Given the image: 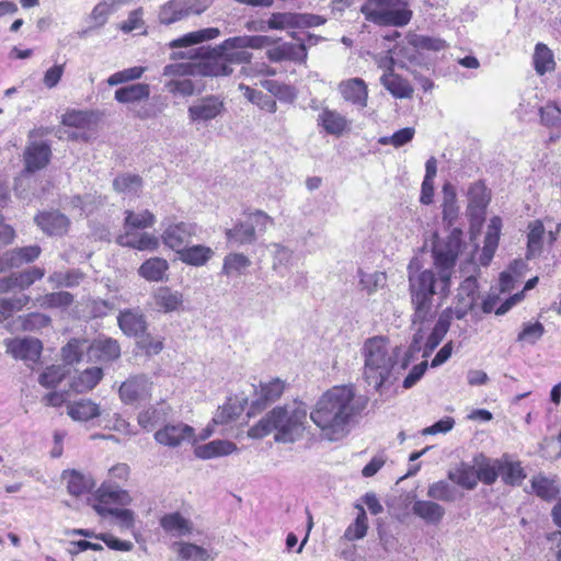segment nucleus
<instances>
[{
    "instance_id": "nucleus-1",
    "label": "nucleus",
    "mask_w": 561,
    "mask_h": 561,
    "mask_svg": "<svg viewBox=\"0 0 561 561\" xmlns=\"http://www.w3.org/2000/svg\"><path fill=\"white\" fill-rule=\"evenodd\" d=\"M462 230L454 229L445 240L433 244V270H420V261L411 260L408 265L409 294L413 313L411 322L427 323L436 314L437 299L446 297L450 289V279L462 244Z\"/></svg>"
},
{
    "instance_id": "nucleus-2",
    "label": "nucleus",
    "mask_w": 561,
    "mask_h": 561,
    "mask_svg": "<svg viewBox=\"0 0 561 561\" xmlns=\"http://www.w3.org/2000/svg\"><path fill=\"white\" fill-rule=\"evenodd\" d=\"M402 345L390 346L387 336L367 339L362 347L363 378L377 392L389 389L408 367L403 365Z\"/></svg>"
},
{
    "instance_id": "nucleus-3",
    "label": "nucleus",
    "mask_w": 561,
    "mask_h": 561,
    "mask_svg": "<svg viewBox=\"0 0 561 561\" xmlns=\"http://www.w3.org/2000/svg\"><path fill=\"white\" fill-rule=\"evenodd\" d=\"M362 408L355 402L353 386H335L318 400L310 419L330 440L343 437Z\"/></svg>"
},
{
    "instance_id": "nucleus-4",
    "label": "nucleus",
    "mask_w": 561,
    "mask_h": 561,
    "mask_svg": "<svg viewBox=\"0 0 561 561\" xmlns=\"http://www.w3.org/2000/svg\"><path fill=\"white\" fill-rule=\"evenodd\" d=\"M306 420L307 408L302 402L276 407L250 428L249 435L262 438L276 431L275 442L294 443L302 436Z\"/></svg>"
},
{
    "instance_id": "nucleus-5",
    "label": "nucleus",
    "mask_w": 561,
    "mask_h": 561,
    "mask_svg": "<svg viewBox=\"0 0 561 561\" xmlns=\"http://www.w3.org/2000/svg\"><path fill=\"white\" fill-rule=\"evenodd\" d=\"M117 325L127 337L135 339L138 347L147 355L159 354L162 351L163 343L149 332L147 316L139 307L121 310Z\"/></svg>"
},
{
    "instance_id": "nucleus-6",
    "label": "nucleus",
    "mask_w": 561,
    "mask_h": 561,
    "mask_svg": "<svg viewBox=\"0 0 561 561\" xmlns=\"http://www.w3.org/2000/svg\"><path fill=\"white\" fill-rule=\"evenodd\" d=\"M360 12L368 22L394 27L408 25L413 15L405 0H366Z\"/></svg>"
},
{
    "instance_id": "nucleus-7",
    "label": "nucleus",
    "mask_w": 561,
    "mask_h": 561,
    "mask_svg": "<svg viewBox=\"0 0 561 561\" xmlns=\"http://www.w3.org/2000/svg\"><path fill=\"white\" fill-rule=\"evenodd\" d=\"M245 220H238L231 228L225 230L227 243L231 247H242L254 244L267 227L274 224V220L263 210L245 213Z\"/></svg>"
},
{
    "instance_id": "nucleus-8",
    "label": "nucleus",
    "mask_w": 561,
    "mask_h": 561,
    "mask_svg": "<svg viewBox=\"0 0 561 561\" xmlns=\"http://www.w3.org/2000/svg\"><path fill=\"white\" fill-rule=\"evenodd\" d=\"M211 46L191 48L183 53H173L172 59L188 58L201 59L198 73L205 77H228L233 72L232 67L225 60L222 54H215Z\"/></svg>"
},
{
    "instance_id": "nucleus-9",
    "label": "nucleus",
    "mask_w": 561,
    "mask_h": 561,
    "mask_svg": "<svg viewBox=\"0 0 561 561\" xmlns=\"http://www.w3.org/2000/svg\"><path fill=\"white\" fill-rule=\"evenodd\" d=\"M214 0H169L158 12V20L163 25H171L192 15H201Z\"/></svg>"
},
{
    "instance_id": "nucleus-10",
    "label": "nucleus",
    "mask_w": 561,
    "mask_h": 561,
    "mask_svg": "<svg viewBox=\"0 0 561 561\" xmlns=\"http://www.w3.org/2000/svg\"><path fill=\"white\" fill-rule=\"evenodd\" d=\"M152 382L146 375H134L125 380L118 390L125 404H134L151 397Z\"/></svg>"
},
{
    "instance_id": "nucleus-11",
    "label": "nucleus",
    "mask_w": 561,
    "mask_h": 561,
    "mask_svg": "<svg viewBox=\"0 0 561 561\" xmlns=\"http://www.w3.org/2000/svg\"><path fill=\"white\" fill-rule=\"evenodd\" d=\"M284 389L285 383L279 378L272 379L268 382H260L259 389L254 392L248 415H254L278 400Z\"/></svg>"
},
{
    "instance_id": "nucleus-12",
    "label": "nucleus",
    "mask_w": 561,
    "mask_h": 561,
    "mask_svg": "<svg viewBox=\"0 0 561 561\" xmlns=\"http://www.w3.org/2000/svg\"><path fill=\"white\" fill-rule=\"evenodd\" d=\"M224 111V102L216 95H208L192 104L187 113L192 123H207L220 116Z\"/></svg>"
},
{
    "instance_id": "nucleus-13",
    "label": "nucleus",
    "mask_w": 561,
    "mask_h": 561,
    "mask_svg": "<svg viewBox=\"0 0 561 561\" xmlns=\"http://www.w3.org/2000/svg\"><path fill=\"white\" fill-rule=\"evenodd\" d=\"M154 439L163 446L174 448L183 442L194 439V428L183 422L168 423L154 433Z\"/></svg>"
},
{
    "instance_id": "nucleus-14",
    "label": "nucleus",
    "mask_w": 561,
    "mask_h": 561,
    "mask_svg": "<svg viewBox=\"0 0 561 561\" xmlns=\"http://www.w3.org/2000/svg\"><path fill=\"white\" fill-rule=\"evenodd\" d=\"M51 158L50 146L45 141L30 142L23 153L25 173H35L48 165Z\"/></svg>"
},
{
    "instance_id": "nucleus-15",
    "label": "nucleus",
    "mask_w": 561,
    "mask_h": 561,
    "mask_svg": "<svg viewBox=\"0 0 561 561\" xmlns=\"http://www.w3.org/2000/svg\"><path fill=\"white\" fill-rule=\"evenodd\" d=\"M121 353L118 341L107 336L93 340L87 347L89 359L101 363H112L121 357Z\"/></svg>"
},
{
    "instance_id": "nucleus-16",
    "label": "nucleus",
    "mask_w": 561,
    "mask_h": 561,
    "mask_svg": "<svg viewBox=\"0 0 561 561\" xmlns=\"http://www.w3.org/2000/svg\"><path fill=\"white\" fill-rule=\"evenodd\" d=\"M195 233V224L181 221L167 227L162 233V239L167 247L178 253V250L185 248Z\"/></svg>"
},
{
    "instance_id": "nucleus-17",
    "label": "nucleus",
    "mask_w": 561,
    "mask_h": 561,
    "mask_svg": "<svg viewBox=\"0 0 561 561\" xmlns=\"http://www.w3.org/2000/svg\"><path fill=\"white\" fill-rule=\"evenodd\" d=\"M467 196L469 199L467 207L468 216L471 219H481L491 201L490 191L484 182L481 180L473 182L468 188Z\"/></svg>"
},
{
    "instance_id": "nucleus-18",
    "label": "nucleus",
    "mask_w": 561,
    "mask_h": 561,
    "mask_svg": "<svg viewBox=\"0 0 561 561\" xmlns=\"http://www.w3.org/2000/svg\"><path fill=\"white\" fill-rule=\"evenodd\" d=\"M34 221L48 236H62L70 225L69 218L59 210L39 213Z\"/></svg>"
},
{
    "instance_id": "nucleus-19",
    "label": "nucleus",
    "mask_w": 561,
    "mask_h": 561,
    "mask_svg": "<svg viewBox=\"0 0 561 561\" xmlns=\"http://www.w3.org/2000/svg\"><path fill=\"white\" fill-rule=\"evenodd\" d=\"M307 55V48L304 41L298 44L283 43L266 51V56L272 62H280L284 60L305 62Z\"/></svg>"
},
{
    "instance_id": "nucleus-20",
    "label": "nucleus",
    "mask_w": 561,
    "mask_h": 561,
    "mask_svg": "<svg viewBox=\"0 0 561 561\" xmlns=\"http://www.w3.org/2000/svg\"><path fill=\"white\" fill-rule=\"evenodd\" d=\"M94 503L92 505H103L111 507L112 504L127 506L133 499L128 491L119 489L111 483H103L95 492Z\"/></svg>"
},
{
    "instance_id": "nucleus-21",
    "label": "nucleus",
    "mask_w": 561,
    "mask_h": 561,
    "mask_svg": "<svg viewBox=\"0 0 561 561\" xmlns=\"http://www.w3.org/2000/svg\"><path fill=\"white\" fill-rule=\"evenodd\" d=\"M7 347L14 358L28 362H36L43 350L42 342L35 337L12 340L8 343Z\"/></svg>"
},
{
    "instance_id": "nucleus-22",
    "label": "nucleus",
    "mask_w": 561,
    "mask_h": 561,
    "mask_svg": "<svg viewBox=\"0 0 561 561\" xmlns=\"http://www.w3.org/2000/svg\"><path fill=\"white\" fill-rule=\"evenodd\" d=\"M443 203H442V215L444 225L453 231L457 229L454 225L457 222L459 217V206L457 204L456 188L450 182L444 183L442 187ZM451 232H449L450 234Z\"/></svg>"
},
{
    "instance_id": "nucleus-23",
    "label": "nucleus",
    "mask_w": 561,
    "mask_h": 561,
    "mask_svg": "<svg viewBox=\"0 0 561 561\" xmlns=\"http://www.w3.org/2000/svg\"><path fill=\"white\" fill-rule=\"evenodd\" d=\"M344 100L365 107L367 105L368 91L365 81L360 78H353L343 81L339 85Z\"/></svg>"
},
{
    "instance_id": "nucleus-24",
    "label": "nucleus",
    "mask_w": 561,
    "mask_h": 561,
    "mask_svg": "<svg viewBox=\"0 0 561 561\" xmlns=\"http://www.w3.org/2000/svg\"><path fill=\"white\" fill-rule=\"evenodd\" d=\"M159 523L161 528L172 537L187 536L193 531L192 522L183 517L179 512L164 514Z\"/></svg>"
},
{
    "instance_id": "nucleus-25",
    "label": "nucleus",
    "mask_w": 561,
    "mask_h": 561,
    "mask_svg": "<svg viewBox=\"0 0 561 561\" xmlns=\"http://www.w3.org/2000/svg\"><path fill=\"white\" fill-rule=\"evenodd\" d=\"M236 450L237 445L233 442L215 439L195 447L194 454L199 459H211L231 455Z\"/></svg>"
},
{
    "instance_id": "nucleus-26",
    "label": "nucleus",
    "mask_w": 561,
    "mask_h": 561,
    "mask_svg": "<svg viewBox=\"0 0 561 561\" xmlns=\"http://www.w3.org/2000/svg\"><path fill=\"white\" fill-rule=\"evenodd\" d=\"M499 477L506 485L518 486L526 479L527 474L519 461L510 460L508 455H504L500 459Z\"/></svg>"
},
{
    "instance_id": "nucleus-27",
    "label": "nucleus",
    "mask_w": 561,
    "mask_h": 561,
    "mask_svg": "<svg viewBox=\"0 0 561 561\" xmlns=\"http://www.w3.org/2000/svg\"><path fill=\"white\" fill-rule=\"evenodd\" d=\"M382 87L397 99H410L413 88L409 81L396 72H385L380 78Z\"/></svg>"
},
{
    "instance_id": "nucleus-28",
    "label": "nucleus",
    "mask_w": 561,
    "mask_h": 561,
    "mask_svg": "<svg viewBox=\"0 0 561 561\" xmlns=\"http://www.w3.org/2000/svg\"><path fill=\"white\" fill-rule=\"evenodd\" d=\"M412 513L426 524L437 525L445 515V508L434 501L416 500L412 505Z\"/></svg>"
},
{
    "instance_id": "nucleus-29",
    "label": "nucleus",
    "mask_w": 561,
    "mask_h": 561,
    "mask_svg": "<svg viewBox=\"0 0 561 561\" xmlns=\"http://www.w3.org/2000/svg\"><path fill=\"white\" fill-rule=\"evenodd\" d=\"M213 256V249L204 244L186 245L182 250H178L179 260L191 266H203Z\"/></svg>"
},
{
    "instance_id": "nucleus-30",
    "label": "nucleus",
    "mask_w": 561,
    "mask_h": 561,
    "mask_svg": "<svg viewBox=\"0 0 561 561\" xmlns=\"http://www.w3.org/2000/svg\"><path fill=\"white\" fill-rule=\"evenodd\" d=\"M280 41L278 37L267 35H242L229 37L226 39V46L232 48H253L260 49L263 47L272 46Z\"/></svg>"
},
{
    "instance_id": "nucleus-31",
    "label": "nucleus",
    "mask_w": 561,
    "mask_h": 561,
    "mask_svg": "<svg viewBox=\"0 0 561 561\" xmlns=\"http://www.w3.org/2000/svg\"><path fill=\"white\" fill-rule=\"evenodd\" d=\"M318 125L329 135L339 137L348 128V121L339 112L324 108L318 116Z\"/></svg>"
},
{
    "instance_id": "nucleus-32",
    "label": "nucleus",
    "mask_w": 561,
    "mask_h": 561,
    "mask_svg": "<svg viewBox=\"0 0 561 561\" xmlns=\"http://www.w3.org/2000/svg\"><path fill=\"white\" fill-rule=\"evenodd\" d=\"M450 327V316L442 313L436 321L434 328L428 334L423 347V357L427 358L432 352L440 344Z\"/></svg>"
},
{
    "instance_id": "nucleus-33",
    "label": "nucleus",
    "mask_w": 561,
    "mask_h": 561,
    "mask_svg": "<svg viewBox=\"0 0 561 561\" xmlns=\"http://www.w3.org/2000/svg\"><path fill=\"white\" fill-rule=\"evenodd\" d=\"M67 412L73 421L80 422H88L101 414L99 404L90 399H81L69 403Z\"/></svg>"
},
{
    "instance_id": "nucleus-34",
    "label": "nucleus",
    "mask_w": 561,
    "mask_h": 561,
    "mask_svg": "<svg viewBox=\"0 0 561 561\" xmlns=\"http://www.w3.org/2000/svg\"><path fill=\"white\" fill-rule=\"evenodd\" d=\"M154 306L165 313L178 310L183 304V296L169 287H159L153 294Z\"/></svg>"
},
{
    "instance_id": "nucleus-35",
    "label": "nucleus",
    "mask_w": 561,
    "mask_h": 561,
    "mask_svg": "<svg viewBox=\"0 0 561 561\" xmlns=\"http://www.w3.org/2000/svg\"><path fill=\"white\" fill-rule=\"evenodd\" d=\"M149 96L150 85L148 83L140 82L118 88L114 94L115 100L123 104L148 100Z\"/></svg>"
},
{
    "instance_id": "nucleus-36",
    "label": "nucleus",
    "mask_w": 561,
    "mask_h": 561,
    "mask_svg": "<svg viewBox=\"0 0 561 561\" xmlns=\"http://www.w3.org/2000/svg\"><path fill=\"white\" fill-rule=\"evenodd\" d=\"M247 399L238 400L237 398H228L227 402L219 407L213 417V423L217 425H225L239 417L243 412Z\"/></svg>"
},
{
    "instance_id": "nucleus-37",
    "label": "nucleus",
    "mask_w": 561,
    "mask_h": 561,
    "mask_svg": "<svg viewBox=\"0 0 561 561\" xmlns=\"http://www.w3.org/2000/svg\"><path fill=\"white\" fill-rule=\"evenodd\" d=\"M220 35V30L218 27H207L198 31L190 32L183 35L180 38L173 39L170 43L171 48L176 47H188L192 45H196L209 39L217 38Z\"/></svg>"
},
{
    "instance_id": "nucleus-38",
    "label": "nucleus",
    "mask_w": 561,
    "mask_h": 561,
    "mask_svg": "<svg viewBox=\"0 0 561 561\" xmlns=\"http://www.w3.org/2000/svg\"><path fill=\"white\" fill-rule=\"evenodd\" d=\"M156 217L149 210H144L141 213H135L133 210L125 211V220H124V234L133 236L134 230L137 229H146L150 228L154 225Z\"/></svg>"
},
{
    "instance_id": "nucleus-39",
    "label": "nucleus",
    "mask_w": 561,
    "mask_h": 561,
    "mask_svg": "<svg viewBox=\"0 0 561 561\" xmlns=\"http://www.w3.org/2000/svg\"><path fill=\"white\" fill-rule=\"evenodd\" d=\"M251 260L243 253L231 252L224 257L221 274L228 277L240 276L251 266Z\"/></svg>"
},
{
    "instance_id": "nucleus-40",
    "label": "nucleus",
    "mask_w": 561,
    "mask_h": 561,
    "mask_svg": "<svg viewBox=\"0 0 561 561\" xmlns=\"http://www.w3.org/2000/svg\"><path fill=\"white\" fill-rule=\"evenodd\" d=\"M103 378V370L100 367H91L84 369L77 376L72 382L71 388L78 393L92 390Z\"/></svg>"
},
{
    "instance_id": "nucleus-41",
    "label": "nucleus",
    "mask_w": 561,
    "mask_h": 561,
    "mask_svg": "<svg viewBox=\"0 0 561 561\" xmlns=\"http://www.w3.org/2000/svg\"><path fill=\"white\" fill-rule=\"evenodd\" d=\"M42 253V249L37 244L14 248L7 251V260L11 266L20 267L23 264H28L38 259Z\"/></svg>"
},
{
    "instance_id": "nucleus-42",
    "label": "nucleus",
    "mask_w": 561,
    "mask_h": 561,
    "mask_svg": "<svg viewBox=\"0 0 561 561\" xmlns=\"http://www.w3.org/2000/svg\"><path fill=\"white\" fill-rule=\"evenodd\" d=\"M92 507L102 518L107 516L114 517L121 527L130 529L135 525V513L129 508H117L103 505H92Z\"/></svg>"
},
{
    "instance_id": "nucleus-43",
    "label": "nucleus",
    "mask_w": 561,
    "mask_h": 561,
    "mask_svg": "<svg viewBox=\"0 0 561 561\" xmlns=\"http://www.w3.org/2000/svg\"><path fill=\"white\" fill-rule=\"evenodd\" d=\"M477 465L476 474L477 481H481L486 485H492L499 478L500 459H496L493 465L482 454L474 458Z\"/></svg>"
},
{
    "instance_id": "nucleus-44",
    "label": "nucleus",
    "mask_w": 561,
    "mask_h": 561,
    "mask_svg": "<svg viewBox=\"0 0 561 561\" xmlns=\"http://www.w3.org/2000/svg\"><path fill=\"white\" fill-rule=\"evenodd\" d=\"M239 89L243 91L244 98L251 102L252 104H255L261 110L266 111L268 113H275L277 110L276 101L268 94L253 89L249 85H245L241 83L239 85Z\"/></svg>"
},
{
    "instance_id": "nucleus-45",
    "label": "nucleus",
    "mask_w": 561,
    "mask_h": 561,
    "mask_svg": "<svg viewBox=\"0 0 561 561\" xmlns=\"http://www.w3.org/2000/svg\"><path fill=\"white\" fill-rule=\"evenodd\" d=\"M117 243L124 247H129L140 251L156 250L159 245L158 239L149 233H142L140 236L121 234L117 237Z\"/></svg>"
},
{
    "instance_id": "nucleus-46",
    "label": "nucleus",
    "mask_w": 561,
    "mask_h": 561,
    "mask_svg": "<svg viewBox=\"0 0 561 561\" xmlns=\"http://www.w3.org/2000/svg\"><path fill=\"white\" fill-rule=\"evenodd\" d=\"M448 479L467 490H473L478 484L476 468L466 463L450 470Z\"/></svg>"
},
{
    "instance_id": "nucleus-47",
    "label": "nucleus",
    "mask_w": 561,
    "mask_h": 561,
    "mask_svg": "<svg viewBox=\"0 0 561 561\" xmlns=\"http://www.w3.org/2000/svg\"><path fill=\"white\" fill-rule=\"evenodd\" d=\"M169 264L165 260L160 257H153L144 262L138 273L141 277L150 282H159L163 278Z\"/></svg>"
},
{
    "instance_id": "nucleus-48",
    "label": "nucleus",
    "mask_w": 561,
    "mask_h": 561,
    "mask_svg": "<svg viewBox=\"0 0 561 561\" xmlns=\"http://www.w3.org/2000/svg\"><path fill=\"white\" fill-rule=\"evenodd\" d=\"M533 61L536 72L540 76L552 71L556 66L551 49L542 43L536 45Z\"/></svg>"
},
{
    "instance_id": "nucleus-49",
    "label": "nucleus",
    "mask_w": 561,
    "mask_h": 561,
    "mask_svg": "<svg viewBox=\"0 0 561 561\" xmlns=\"http://www.w3.org/2000/svg\"><path fill=\"white\" fill-rule=\"evenodd\" d=\"M247 48H232L226 46V39L217 45L214 46V49L211 50L215 54H222L225 60L228 62V65L231 67V65H243L251 62L252 54L245 50Z\"/></svg>"
},
{
    "instance_id": "nucleus-50",
    "label": "nucleus",
    "mask_w": 561,
    "mask_h": 561,
    "mask_svg": "<svg viewBox=\"0 0 561 561\" xmlns=\"http://www.w3.org/2000/svg\"><path fill=\"white\" fill-rule=\"evenodd\" d=\"M113 187L117 193L138 195L142 187V179L138 174L123 173L114 179Z\"/></svg>"
},
{
    "instance_id": "nucleus-51",
    "label": "nucleus",
    "mask_w": 561,
    "mask_h": 561,
    "mask_svg": "<svg viewBox=\"0 0 561 561\" xmlns=\"http://www.w3.org/2000/svg\"><path fill=\"white\" fill-rule=\"evenodd\" d=\"M531 489L538 497L545 501H552L560 493L559 486L557 485L556 481L548 479L547 477L541 474L536 476L531 479Z\"/></svg>"
},
{
    "instance_id": "nucleus-52",
    "label": "nucleus",
    "mask_w": 561,
    "mask_h": 561,
    "mask_svg": "<svg viewBox=\"0 0 561 561\" xmlns=\"http://www.w3.org/2000/svg\"><path fill=\"white\" fill-rule=\"evenodd\" d=\"M412 45L414 46L415 49L407 56L410 62H414L416 60V49L439 51L447 47V44L444 39L439 37H431L425 35H416L412 41Z\"/></svg>"
},
{
    "instance_id": "nucleus-53",
    "label": "nucleus",
    "mask_w": 561,
    "mask_h": 561,
    "mask_svg": "<svg viewBox=\"0 0 561 561\" xmlns=\"http://www.w3.org/2000/svg\"><path fill=\"white\" fill-rule=\"evenodd\" d=\"M173 549L176 550L179 557L185 561H209L210 556L208 551L195 543L191 542H174Z\"/></svg>"
},
{
    "instance_id": "nucleus-54",
    "label": "nucleus",
    "mask_w": 561,
    "mask_h": 561,
    "mask_svg": "<svg viewBox=\"0 0 561 561\" xmlns=\"http://www.w3.org/2000/svg\"><path fill=\"white\" fill-rule=\"evenodd\" d=\"M412 328L415 329V332L413 333L409 347L407 350L403 348V365L401 367H409L414 356L424 347L422 343L426 334L425 323L412 324Z\"/></svg>"
},
{
    "instance_id": "nucleus-55",
    "label": "nucleus",
    "mask_w": 561,
    "mask_h": 561,
    "mask_svg": "<svg viewBox=\"0 0 561 561\" xmlns=\"http://www.w3.org/2000/svg\"><path fill=\"white\" fill-rule=\"evenodd\" d=\"M262 87L280 102L293 103L297 96L294 87L276 80H264Z\"/></svg>"
},
{
    "instance_id": "nucleus-56",
    "label": "nucleus",
    "mask_w": 561,
    "mask_h": 561,
    "mask_svg": "<svg viewBox=\"0 0 561 561\" xmlns=\"http://www.w3.org/2000/svg\"><path fill=\"white\" fill-rule=\"evenodd\" d=\"M167 416L168 411L163 407H149L139 413L138 424L142 428L151 431L154 426L164 422Z\"/></svg>"
},
{
    "instance_id": "nucleus-57",
    "label": "nucleus",
    "mask_w": 561,
    "mask_h": 561,
    "mask_svg": "<svg viewBox=\"0 0 561 561\" xmlns=\"http://www.w3.org/2000/svg\"><path fill=\"white\" fill-rule=\"evenodd\" d=\"M299 13L296 12H274L266 21L270 30L299 28Z\"/></svg>"
},
{
    "instance_id": "nucleus-58",
    "label": "nucleus",
    "mask_w": 561,
    "mask_h": 561,
    "mask_svg": "<svg viewBox=\"0 0 561 561\" xmlns=\"http://www.w3.org/2000/svg\"><path fill=\"white\" fill-rule=\"evenodd\" d=\"M427 496L443 502H454L458 499V491L445 480L432 483L427 489Z\"/></svg>"
},
{
    "instance_id": "nucleus-59",
    "label": "nucleus",
    "mask_w": 561,
    "mask_h": 561,
    "mask_svg": "<svg viewBox=\"0 0 561 561\" xmlns=\"http://www.w3.org/2000/svg\"><path fill=\"white\" fill-rule=\"evenodd\" d=\"M50 322V317L41 312H31L25 316H20L16 319V323H19L20 328L23 331L28 332H36L41 329L47 328Z\"/></svg>"
},
{
    "instance_id": "nucleus-60",
    "label": "nucleus",
    "mask_w": 561,
    "mask_h": 561,
    "mask_svg": "<svg viewBox=\"0 0 561 561\" xmlns=\"http://www.w3.org/2000/svg\"><path fill=\"white\" fill-rule=\"evenodd\" d=\"M93 488L91 478L83 476L77 470L69 471L67 490L71 495L80 496Z\"/></svg>"
},
{
    "instance_id": "nucleus-61",
    "label": "nucleus",
    "mask_w": 561,
    "mask_h": 561,
    "mask_svg": "<svg viewBox=\"0 0 561 561\" xmlns=\"http://www.w3.org/2000/svg\"><path fill=\"white\" fill-rule=\"evenodd\" d=\"M478 280L473 276L467 277L460 285L458 293V300L466 301L467 308H474L479 298Z\"/></svg>"
},
{
    "instance_id": "nucleus-62",
    "label": "nucleus",
    "mask_w": 561,
    "mask_h": 561,
    "mask_svg": "<svg viewBox=\"0 0 561 561\" xmlns=\"http://www.w3.org/2000/svg\"><path fill=\"white\" fill-rule=\"evenodd\" d=\"M30 302L27 295H20L12 298H0V321H4L12 317L16 311H20Z\"/></svg>"
},
{
    "instance_id": "nucleus-63",
    "label": "nucleus",
    "mask_w": 561,
    "mask_h": 561,
    "mask_svg": "<svg viewBox=\"0 0 561 561\" xmlns=\"http://www.w3.org/2000/svg\"><path fill=\"white\" fill-rule=\"evenodd\" d=\"M85 341L71 339L62 348L61 356L66 365H73L82 359Z\"/></svg>"
},
{
    "instance_id": "nucleus-64",
    "label": "nucleus",
    "mask_w": 561,
    "mask_h": 561,
    "mask_svg": "<svg viewBox=\"0 0 561 561\" xmlns=\"http://www.w3.org/2000/svg\"><path fill=\"white\" fill-rule=\"evenodd\" d=\"M45 270L41 267H30L22 272L13 273L15 286L19 289H26L32 286L36 280H39L44 277Z\"/></svg>"
}]
</instances>
